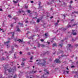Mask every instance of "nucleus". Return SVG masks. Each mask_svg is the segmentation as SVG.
<instances>
[{
    "mask_svg": "<svg viewBox=\"0 0 78 78\" xmlns=\"http://www.w3.org/2000/svg\"><path fill=\"white\" fill-rule=\"evenodd\" d=\"M8 65L7 64H4L3 65V66L5 70V71H4V73L5 74V75H7V76H8V77L6 78H12V74H11L9 76V74H7L6 73V72H7V71H8V72H12V71L13 72H14V71H15V70H16V66H14V68L12 69H8Z\"/></svg>",
    "mask_w": 78,
    "mask_h": 78,
    "instance_id": "nucleus-1",
    "label": "nucleus"
},
{
    "mask_svg": "<svg viewBox=\"0 0 78 78\" xmlns=\"http://www.w3.org/2000/svg\"><path fill=\"white\" fill-rule=\"evenodd\" d=\"M36 61H38L39 62L37 64L39 66H45V65H46V62L45 61L43 60H37Z\"/></svg>",
    "mask_w": 78,
    "mask_h": 78,
    "instance_id": "nucleus-2",
    "label": "nucleus"
},
{
    "mask_svg": "<svg viewBox=\"0 0 78 78\" xmlns=\"http://www.w3.org/2000/svg\"><path fill=\"white\" fill-rule=\"evenodd\" d=\"M77 25V24H73L72 26L69 25V23L68 25H67V26L66 27V28H72L73 27H74V26H75V25Z\"/></svg>",
    "mask_w": 78,
    "mask_h": 78,
    "instance_id": "nucleus-3",
    "label": "nucleus"
},
{
    "mask_svg": "<svg viewBox=\"0 0 78 78\" xmlns=\"http://www.w3.org/2000/svg\"><path fill=\"white\" fill-rule=\"evenodd\" d=\"M8 34H12L11 39H10L9 38H8V40H10L11 39H12V38H13V37H14V32H10L9 33H8Z\"/></svg>",
    "mask_w": 78,
    "mask_h": 78,
    "instance_id": "nucleus-4",
    "label": "nucleus"
},
{
    "mask_svg": "<svg viewBox=\"0 0 78 78\" xmlns=\"http://www.w3.org/2000/svg\"><path fill=\"white\" fill-rule=\"evenodd\" d=\"M15 42H17V41H18L19 42L21 43L23 42V40H20V39L17 40V39H15Z\"/></svg>",
    "mask_w": 78,
    "mask_h": 78,
    "instance_id": "nucleus-5",
    "label": "nucleus"
},
{
    "mask_svg": "<svg viewBox=\"0 0 78 78\" xmlns=\"http://www.w3.org/2000/svg\"><path fill=\"white\" fill-rule=\"evenodd\" d=\"M9 42H10V41H8L7 42H4L5 44V45H7V47L8 48H9V46H8V44L9 43Z\"/></svg>",
    "mask_w": 78,
    "mask_h": 78,
    "instance_id": "nucleus-6",
    "label": "nucleus"
},
{
    "mask_svg": "<svg viewBox=\"0 0 78 78\" xmlns=\"http://www.w3.org/2000/svg\"><path fill=\"white\" fill-rule=\"evenodd\" d=\"M55 62H56V63H61V62H60V61H59V59H56Z\"/></svg>",
    "mask_w": 78,
    "mask_h": 78,
    "instance_id": "nucleus-7",
    "label": "nucleus"
},
{
    "mask_svg": "<svg viewBox=\"0 0 78 78\" xmlns=\"http://www.w3.org/2000/svg\"><path fill=\"white\" fill-rule=\"evenodd\" d=\"M72 47V46L71 45V44H68V46L67 47L68 50H69V48H70V47Z\"/></svg>",
    "mask_w": 78,
    "mask_h": 78,
    "instance_id": "nucleus-8",
    "label": "nucleus"
},
{
    "mask_svg": "<svg viewBox=\"0 0 78 78\" xmlns=\"http://www.w3.org/2000/svg\"><path fill=\"white\" fill-rule=\"evenodd\" d=\"M13 49H14V48L13 47L12 48V50L11 51H10L9 52V53H10V54H11L12 53H13V52H14V51H13Z\"/></svg>",
    "mask_w": 78,
    "mask_h": 78,
    "instance_id": "nucleus-9",
    "label": "nucleus"
},
{
    "mask_svg": "<svg viewBox=\"0 0 78 78\" xmlns=\"http://www.w3.org/2000/svg\"><path fill=\"white\" fill-rule=\"evenodd\" d=\"M47 74H44L41 77V78H42V77H43V78H47Z\"/></svg>",
    "mask_w": 78,
    "mask_h": 78,
    "instance_id": "nucleus-10",
    "label": "nucleus"
},
{
    "mask_svg": "<svg viewBox=\"0 0 78 78\" xmlns=\"http://www.w3.org/2000/svg\"><path fill=\"white\" fill-rule=\"evenodd\" d=\"M59 20H58L57 22L55 24V27H56V26H58V23H59Z\"/></svg>",
    "mask_w": 78,
    "mask_h": 78,
    "instance_id": "nucleus-11",
    "label": "nucleus"
},
{
    "mask_svg": "<svg viewBox=\"0 0 78 78\" xmlns=\"http://www.w3.org/2000/svg\"><path fill=\"white\" fill-rule=\"evenodd\" d=\"M21 65L23 67L25 66V62H22Z\"/></svg>",
    "mask_w": 78,
    "mask_h": 78,
    "instance_id": "nucleus-12",
    "label": "nucleus"
},
{
    "mask_svg": "<svg viewBox=\"0 0 78 78\" xmlns=\"http://www.w3.org/2000/svg\"><path fill=\"white\" fill-rule=\"evenodd\" d=\"M22 12H25L23 10H22V9H20V10L19 11V13H21Z\"/></svg>",
    "mask_w": 78,
    "mask_h": 78,
    "instance_id": "nucleus-13",
    "label": "nucleus"
},
{
    "mask_svg": "<svg viewBox=\"0 0 78 78\" xmlns=\"http://www.w3.org/2000/svg\"><path fill=\"white\" fill-rule=\"evenodd\" d=\"M75 30H73V32L72 33V34H73V35H76V33H73L74 32Z\"/></svg>",
    "mask_w": 78,
    "mask_h": 78,
    "instance_id": "nucleus-14",
    "label": "nucleus"
},
{
    "mask_svg": "<svg viewBox=\"0 0 78 78\" xmlns=\"http://www.w3.org/2000/svg\"><path fill=\"white\" fill-rule=\"evenodd\" d=\"M18 24L20 25V27H23V23H18Z\"/></svg>",
    "mask_w": 78,
    "mask_h": 78,
    "instance_id": "nucleus-15",
    "label": "nucleus"
},
{
    "mask_svg": "<svg viewBox=\"0 0 78 78\" xmlns=\"http://www.w3.org/2000/svg\"><path fill=\"white\" fill-rule=\"evenodd\" d=\"M5 58L4 57H3L1 59V61H3V60H5Z\"/></svg>",
    "mask_w": 78,
    "mask_h": 78,
    "instance_id": "nucleus-16",
    "label": "nucleus"
},
{
    "mask_svg": "<svg viewBox=\"0 0 78 78\" xmlns=\"http://www.w3.org/2000/svg\"><path fill=\"white\" fill-rule=\"evenodd\" d=\"M13 19H14V20H18V18H17V17H14L13 18Z\"/></svg>",
    "mask_w": 78,
    "mask_h": 78,
    "instance_id": "nucleus-17",
    "label": "nucleus"
},
{
    "mask_svg": "<svg viewBox=\"0 0 78 78\" xmlns=\"http://www.w3.org/2000/svg\"><path fill=\"white\" fill-rule=\"evenodd\" d=\"M33 36H33V37H30L29 38V39L33 40Z\"/></svg>",
    "mask_w": 78,
    "mask_h": 78,
    "instance_id": "nucleus-18",
    "label": "nucleus"
},
{
    "mask_svg": "<svg viewBox=\"0 0 78 78\" xmlns=\"http://www.w3.org/2000/svg\"><path fill=\"white\" fill-rule=\"evenodd\" d=\"M74 13H75L76 14H78V12H76V11H75L74 12H72V14H74Z\"/></svg>",
    "mask_w": 78,
    "mask_h": 78,
    "instance_id": "nucleus-19",
    "label": "nucleus"
},
{
    "mask_svg": "<svg viewBox=\"0 0 78 78\" xmlns=\"http://www.w3.org/2000/svg\"><path fill=\"white\" fill-rule=\"evenodd\" d=\"M66 72L68 74L69 73V71H64V72H63V73H65Z\"/></svg>",
    "mask_w": 78,
    "mask_h": 78,
    "instance_id": "nucleus-20",
    "label": "nucleus"
},
{
    "mask_svg": "<svg viewBox=\"0 0 78 78\" xmlns=\"http://www.w3.org/2000/svg\"><path fill=\"white\" fill-rule=\"evenodd\" d=\"M63 45V44H62V43H61V44H60L59 45V46H60V47H62V45Z\"/></svg>",
    "mask_w": 78,
    "mask_h": 78,
    "instance_id": "nucleus-21",
    "label": "nucleus"
},
{
    "mask_svg": "<svg viewBox=\"0 0 78 78\" xmlns=\"http://www.w3.org/2000/svg\"><path fill=\"white\" fill-rule=\"evenodd\" d=\"M18 1H19V0H17V1H13V2H14V3H17Z\"/></svg>",
    "mask_w": 78,
    "mask_h": 78,
    "instance_id": "nucleus-22",
    "label": "nucleus"
},
{
    "mask_svg": "<svg viewBox=\"0 0 78 78\" xmlns=\"http://www.w3.org/2000/svg\"><path fill=\"white\" fill-rule=\"evenodd\" d=\"M41 47H45V45L43 44L41 45Z\"/></svg>",
    "mask_w": 78,
    "mask_h": 78,
    "instance_id": "nucleus-23",
    "label": "nucleus"
},
{
    "mask_svg": "<svg viewBox=\"0 0 78 78\" xmlns=\"http://www.w3.org/2000/svg\"><path fill=\"white\" fill-rule=\"evenodd\" d=\"M41 4V2H40L38 4V5H39V9L41 8V7H40Z\"/></svg>",
    "mask_w": 78,
    "mask_h": 78,
    "instance_id": "nucleus-24",
    "label": "nucleus"
},
{
    "mask_svg": "<svg viewBox=\"0 0 78 78\" xmlns=\"http://www.w3.org/2000/svg\"><path fill=\"white\" fill-rule=\"evenodd\" d=\"M26 61V58H23V61Z\"/></svg>",
    "mask_w": 78,
    "mask_h": 78,
    "instance_id": "nucleus-25",
    "label": "nucleus"
},
{
    "mask_svg": "<svg viewBox=\"0 0 78 78\" xmlns=\"http://www.w3.org/2000/svg\"><path fill=\"white\" fill-rule=\"evenodd\" d=\"M55 46H57V45L56 44H53V47H54Z\"/></svg>",
    "mask_w": 78,
    "mask_h": 78,
    "instance_id": "nucleus-26",
    "label": "nucleus"
},
{
    "mask_svg": "<svg viewBox=\"0 0 78 78\" xmlns=\"http://www.w3.org/2000/svg\"><path fill=\"white\" fill-rule=\"evenodd\" d=\"M41 45L39 43H38V47H40V46H41Z\"/></svg>",
    "mask_w": 78,
    "mask_h": 78,
    "instance_id": "nucleus-27",
    "label": "nucleus"
},
{
    "mask_svg": "<svg viewBox=\"0 0 78 78\" xmlns=\"http://www.w3.org/2000/svg\"><path fill=\"white\" fill-rule=\"evenodd\" d=\"M45 35L47 37L48 36V33H46L45 34Z\"/></svg>",
    "mask_w": 78,
    "mask_h": 78,
    "instance_id": "nucleus-28",
    "label": "nucleus"
},
{
    "mask_svg": "<svg viewBox=\"0 0 78 78\" xmlns=\"http://www.w3.org/2000/svg\"><path fill=\"white\" fill-rule=\"evenodd\" d=\"M62 29L63 30V31H65V30H66L67 29H66L65 28H64L63 27L62 28Z\"/></svg>",
    "mask_w": 78,
    "mask_h": 78,
    "instance_id": "nucleus-29",
    "label": "nucleus"
},
{
    "mask_svg": "<svg viewBox=\"0 0 78 78\" xmlns=\"http://www.w3.org/2000/svg\"><path fill=\"white\" fill-rule=\"evenodd\" d=\"M44 71L45 72H46V73H47V74H48V72L46 71V69H44Z\"/></svg>",
    "mask_w": 78,
    "mask_h": 78,
    "instance_id": "nucleus-30",
    "label": "nucleus"
},
{
    "mask_svg": "<svg viewBox=\"0 0 78 78\" xmlns=\"http://www.w3.org/2000/svg\"><path fill=\"white\" fill-rule=\"evenodd\" d=\"M47 4H48V5H51V2L50 3H49V2H48L47 3Z\"/></svg>",
    "mask_w": 78,
    "mask_h": 78,
    "instance_id": "nucleus-31",
    "label": "nucleus"
},
{
    "mask_svg": "<svg viewBox=\"0 0 78 78\" xmlns=\"http://www.w3.org/2000/svg\"><path fill=\"white\" fill-rule=\"evenodd\" d=\"M17 77V75L16 74H15V75L13 77V78H16Z\"/></svg>",
    "mask_w": 78,
    "mask_h": 78,
    "instance_id": "nucleus-32",
    "label": "nucleus"
},
{
    "mask_svg": "<svg viewBox=\"0 0 78 78\" xmlns=\"http://www.w3.org/2000/svg\"><path fill=\"white\" fill-rule=\"evenodd\" d=\"M40 41H41V42H44V39H42L40 40Z\"/></svg>",
    "mask_w": 78,
    "mask_h": 78,
    "instance_id": "nucleus-33",
    "label": "nucleus"
},
{
    "mask_svg": "<svg viewBox=\"0 0 78 78\" xmlns=\"http://www.w3.org/2000/svg\"><path fill=\"white\" fill-rule=\"evenodd\" d=\"M62 17H64V19H65V17H66V15H63L62 16Z\"/></svg>",
    "mask_w": 78,
    "mask_h": 78,
    "instance_id": "nucleus-34",
    "label": "nucleus"
},
{
    "mask_svg": "<svg viewBox=\"0 0 78 78\" xmlns=\"http://www.w3.org/2000/svg\"><path fill=\"white\" fill-rule=\"evenodd\" d=\"M17 31H20V29L19 28H18L17 30Z\"/></svg>",
    "mask_w": 78,
    "mask_h": 78,
    "instance_id": "nucleus-35",
    "label": "nucleus"
},
{
    "mask_svg": "<svg viewBox=\"0 0 78 78\" xmlns=\"http://www.w3.org/2000/svg\"><path fill=\"white\" fill-rule=\"evenodd\" d=\"M37 22L38 23H39V22H40V20H39L38 19L37 20Z\"/></svg>",
    "mask_w": 78,
    "mask_h": 78,
    "instance_id": "nucleus-36",
    "label": "nucleus"
},
{
    "mask_svg": "<svg viewBox=\"0 0 78 78\" xmlns=\"http://www.w3.org/2000/svg\"><path fill=\"white\" fill-rule=\"evenodd\" d=\"M25 23H28V21H26L25 22Z\"/></svg>",
    "mask_w": 78,
    "mask_h": 78,
    "instance_id": "nucleus-37",
    "label": "nucleus"
},
{
    "mask_svg": "<svg viewBox=\"0 0 78 78\" xmlns=\"http://www.w3.org/2000/svg\"><path fill=\"white\" fill-rule=\"evenodd\" d=\"M8 17H9V18H11V16L10 15L8 16Z\"/></svg>",
    "mask_w": 78,
    "mask_h": 78,
    "instance_id": "nucleus-38",
    "label": "nucleus"
},
{
    "mask_svg": "<svg viewBox=\"0 0 78 78\" xmlns=\"http://www.w3.org/2000/svg\"><path fill=\"white\" fill-rule=\"evenodd\" d=\"M33 56H32L30 58V60H31L33 59Z\"/></svg>",
    "mask_w": 78,
    "mask_h": 78,
    "instance_id": "nucleus-39",
    "label": "nucleus"
},
{
    "mask_svg": "<svg viewBox=\"0 0 78 78\" xmlns=\"http://www.w3.org/2000/svg\"><path fill=\"white\" fill-rule=\"evenodd\" d=\"M27 12L28 13H30L31 11L30 10H27Z\"/></svg>",
    "mask_w": 78,
    "mask_h": 78,
    "instance_id": "nucleus-40",
    "label": "nucleus"
},
{
    "mask_svg": "<svg viewBox=\"0 0 78 78\" xmlns=\"http://www.w3.org/2000/svg\"><path fill=\"white\" fill-rule=\"evenodd\" d=\"M20 55H22V52L20 51Z\"/></svg>",
    "mask_w": 78,
    "mask_h": 78,
    "instance_id": "nucleus-41",
    "label": "nucleus"
},
{
    "mask_svg": "<svg viewBox=\"0 0 78 78\" xmlns=\"http://www.w3.org/2000/svg\"><path fill=\"white\" fill-rule=\"evenodd\" d=\"M28 55H30V52H28L27 53Z\"/></svg>",
    "mask_w": 78,
    "mask_h": 78,
    "instance_id": "nucleus-42",
    "label": "nucleus"
},
{
    "mask_svg": "<svg viewBox=\"0 0 78 78\" xmlns=\"http://www.w3.org/2000/svg\"><path fill=\"white\" fill-rule=\"evenodd\" d=\"M49 53H50V52H49L47 51V52L46 53H47V54H48H48H49Z\"/></svg>",
    "mask_w": 78,
    "mask_h": 78,
    "instance_id": "nucleus-43",
    "label": "nucleus"
},
{
    "mask_svg": "<svg viewBox=\"0 0 78 78\" xmlns=\"http://www.w3.org/2000/svg\"><path fill=\"white\" fill-rule=\"evenodd\" d=\"M60 51L61 53H64V52L61 50Z\"/></svg>",
    "mask_w": 78,
    "mask_h": 78,
    "instance_id": "nucleus-44",
    "label": "nucleus"
},
{
    "mask_svg": "<svg viewBox=\"0 0 78 78\" xmlns=\"http://www.w3.org/2000/svg\"><path fill=\"white\" fill-rule=\"evenodd\" d=\"M13 58H16V56H15V54L14 55V57Z\"/></svg>",
    "mask_w": 78,
    "mask_h": 78,
    "instance_id": "nucleus-45",
    "label": "nucleus"
},
{
    "mask_svg": "<svg viewBox=\"0 0 78 78\" xmlns=\"http://www.w3.org/2000/svg\"><path fill=\"white\" fill-rule=\"evenodd\" d=\"M11 27H13V24H11Z\"/></svg>",
    "mask_w": 78,
    "mask_h": 78,
    "instance_id": "nucleus-46",
    "label": "nucleus"
},
{
    "mask_svg": "<svg viewBox=\"0 0 78 78\" xmlns=\"http://www.w3.org/2000/svg\"><path fill=\"white\" fill-rule=\"evenodd\" d=\"M64 42V40H62L60 42L62 43V42Z\"/></svg>",
    "mask_w": 78,
    "mask_h": 78,
    "instance_id": "nucleus-47",
    "label": "nucleus"
},
{
    "mask_svg": "<svg viewBox=\"0 0 78 78\" xmlns=\"http://www.w3.org/2000/svg\"><path fill=\"white\" fill-rule=\"evenodd\" d=\"M5 53H6V54H7V55H8V54L7 53V52L5 51Z\"/></svg>",
    "mask_w": 78,
    "mask_h": 78,
    "instance_id": "nucleus-48",
    "label": "nucleus"
},
{
    "mask_svg": "<svg viewBox=\"0 0 78 78\" xmlns=\"http://www.w3.org/2000/svg\"><path fill=\"white\" fill-rule=\"evenodd\" d=\"M71 67V68H73V67H75V66H72Z\"/></svg>",
    "mask_w": 78,
    "mask_h": 78,
    "instance_id": "nucleus-49",
    "label": "nucleus"
},
{
    "mask_svg": "<svg viewBox=\"0 0 78 78\" xmlns=\"http://www.w3.org/2000/svg\"><path fill=\"white\" fill-rule=\"evenodd\" d=\"M73 3V1H71L70 3Z\"/></svg>",
    "mask_w": 78,
    "mask_h": 78,
    "instance_id": "nucleus-50",
    "label": "nucleus"
},
{
    "mask_svg": "<svg viewBox=\"0 0 78 78\" xmlns=\"http://www.w3.org/2000/svg\"><path fill=\"white\" fill-rule=\"evenodd\" d=\"M74 20V19H73V20H71V22H72V21H73Z\"/></svg>",
    "mask_w": 78,
    "mask_h": 78,
    "instance_id": "nucleus-51",
    "label": "nucleus"
},
{
    "mask_svg": "<svg viewBox=\"0 0 78 78\" xmlns=\"http://www.w3.org/2000/svg\"><path fill=\"white\" fill-rule=\"evenodd\" d=\"M33 2H34L33 1H31V3H33Z\"/></svg>",
    "mask_w": 78,
    "mask_h": 78,
    "instance_id": "nucleus-52",
    "label": "nucleus"
},
{
    "mask_svg": "<svg viewBox=\"0 0 78 78\" xmlns=\"http://www.w3.org/2000/svg\"><path fill=\"white\" fill-rule=\"evenodd\" d=\"M69 8H72V6H71V5H69Z\"/></svg>",
    "mask_w": 78,
    "mask_h": 78,
    "instance_id": "nucleus-53",
    "label": "nucleus"
},
{
    "mask_svg": "<svg viewBox=\"0 0 78 78\" xmlns=\"http://www.w3.org/2000/svg\"><path fill=\"white\" fill-rule=\"evenodd\" d=\"M0 11H2V9H0Z\"/></svg>",
    "mask_w": 78,
    "mask_h": 78,
    "instance_id": "nucleus-54",
    "label": "nucleus"
},
{
    "mask_svg": "<svg viewBox=\"0 0 78 78\" xmlns=\"http://www.w3.org/2000/svg\"><path fill=\"white\" fill-rule=\"evenodd\" d=\"M53 16H51L50 17V18H51V19L53 18Z\"/></svg>",
    "mask_w": 78,
    "mask_h": 78,
    "instance_id": "nucleus-55",
    "label": "nucleus"
},
{
    "mask_svg": "<svg viewBox=\"0 0 78 78\" xmlns=\"http://www.w3.org/2000/svg\"><path fill=\"white\" fill-rule=\"evenodd\" d=\"M25 8H28V6H26L25 7Z\"/></svg>",
    "mask_w": 78,
    "mask_h": 78,
    "instance_id": "nucleus-56",
    "label": "nucleus"
},
{
    "mask_svg": "<svg viewBox=\"0 0 78 78\" xmlns=\"http://www.w3.org/2000/svg\"><path fill=\"white\" fill-rule=\"evenodd\" d=\"M49 1L50 0H49ZM51 1L52 2H54V0H51Z\"/></svg>",
    "mask_w": 78,
    "mask_h": 78,
    "instance_id": "nucleus-57",
    "label": "nucleus"
},
{
    "mask_svg": "<svg viewBox=\"0 0 78 78\" xmlns=\"http://www.w3.org/2000/svg\"><path fill=\"white\" fill-rule=\"evenodd\" d=\"M75 41V40H74V39H72V41Z\"/></svg>",
    "mask_w": 78,
    "mask_h": 78,
    "instance_id": "nucleus-58",
    "label": "nucleus"
},
{
    "mask_svg": "<svg viewBox=\"0 0 78 78\" xmlns=\"http://www.w3.org/2000/svg\"><path fill=\"white\" fill-rule=\"evenodd\" d=\"M27 78H32V77H30H30H29L28 76H27Z\"/></svg>",
    "mask_w": 78,
    "mask_h": 78,
    "instance_id": "nucleus-59",
    "label": "nucleus"
},
{
    "mask_svg": "<svg viewBox=\"0 0 78 78\" xmlns=\"http://www.w3.org/2000/svg\"><path fill=\"white\" fill-rule=\"evenodd\" d=\"M63 56H64V55H61V58H62V57H63Z\"/></svg>",
    "mask_w": 78,
    "mask_h": 78,
    "instance_id": "nucleus-60",
    "label": "nucleus"
},
{
    "mask_svg": "<svg viewBox=\"0 0 78 78\" xmlns=\"http://www.w3.org/2000/svg\"><path fill=\"white\" fill-rule=\"evenodd\" d=\"M36 71L34 72V73H36Z\"/></svg>",
    "mask_w": 78,
    "mask_h": 78,
    "instance_id": "nucleus-61",
    "label": "nucleus"
},
{
    "mask_svg": "<svg viewBox=\"0 0 78 78\" xmlns=\"http://www.w3.org/2000/svg\"><path fill=\"white\" fill-rule=\"evenodd\" d=\"M47 43H48V44H50V42H48Z\"/></svg>",
    "mask_w": 78,
    "mask_h": 78,
    "instance_id": "nucleus-62",
    "label": "nucleus"
},
{
    "mask_svg": "<svg viewBox=\"0 0 78 78\" xmlns=\"http://www.w3.org/2000/svg\"><path fill=\"white\" fill-rule=\"evenodd\" d=\"M0 78H2V75H1V77Z\"/></svg>",
    "mask_w": 78,
    "mask_h": 78,
    "instance_id": "nucleus-63",
    "label": "nucleus"
},
{
    "mask_svg": "<svg viewBox=\"0 0 78 78\" xmlns=\"http://www.w3.org/2000/svg\"><path fill=\"white\" fill-rule=\"evenodd\" d=\"M76 64H78V61L77 62Z\"/></svg>",
    "mask_w": 78,
    "mask_h": 78,
    "instance_id": "nucleus-64",
    "label": "nucleus"
}]
</instances>
